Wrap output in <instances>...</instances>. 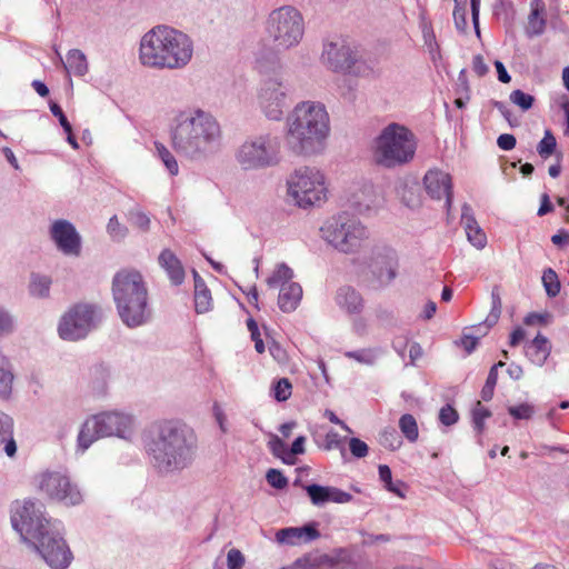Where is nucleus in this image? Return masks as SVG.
I'll return each instance as SVG.
<instances>
[{
    "mask_svg": "<svg viewBox=\"0 0 569 569\" xmlns=\"http://www.w3.org/2000/svg\"><path fill=\"white\" fill-rule=\"evenodd\" d=\"M11 525L51 569H67L71 565L73 553L64 539L62 525L46 516L42 503L14 501L11 506Z\"/></svg>",
    "mask_w": 569,
    "mask_h": 569,
    "instance_id": "nucleus-1",
    "label": "nucleus"
},
{
    "mask_svg": "<svg viewBox=\"0 0 569 569\" xmlns=\"http://www.w3.org/2000/svg\"><path fill=\"white\" fill-rule=\"evenodd\" d=\"M144 447L154 470L161 476H171L192 465L197 436L180 419H160L149 427Z\"/></svg>",
    "mask_w": 569,
    "mask_h": 569,
    "instance_id": "nucleus-2",
    "label": "nucleus"
},
{
    "mask_svg": "<svg viewBox=\"0 0 569 569\" xmlns=\"http://www.w3.org/2000/svg\"><path fill=\"white\" fill-rule=\"evenodd\" d=\"M170 141L178 154L201 160L219 150L222 131L210 112L200 108H186L177 111L171 120Z\"/></svg>",
    "mask_w": 569,
    "mask_h": 569,
    "instance_id": "nucleus-3",
    "label": "nucleus"
},
{
    "mask_svg": "<svg viewBox=\"0 0 569 569\" xmlns=\"http://www.w3.org/2000/svg\"><path fill=\"white\" fill-rule=\"evenodd\" d=\"M330 131L329 113L319 101L297 103L286 120L287 146L297 156L321 153L327 147Z\"/></svg>",
    "mask_w": 569,
    "mask_h": 569,
    "instance_id": "nucleus-4",
    "label": "nucleus"
},
{
    "mask_svg": "<svg viewBox=\"0 0 569 569\" xmlns=\"http://www.w3.org/2000/svg\"><path fill=\"white\" fill-rule=\"evenodd\" d=\"M193 56L191 38L174 28L157 26L140 40L139 59L149 68L179 70L189 64Z\"/></svg>",
    "mask_w": 569,
    "mask_h": 569,
    "instance_id": "nucleus-5",
    "label": "nucleus"
},
{
    "mask_svg": "<svg viewBox=\"0 0 569 569\" xmlns=\"http://www.w3.org/2000/svg\"><path fill=\"white\" fill-rule=\"evenodd\" d=\"M111 289L118 315L127 327L137 328L151 319L147 283L139 271H118L113 276Z\"/></svg>",
    "mask_w": 569,
    "mask_h": 569,
    "instance_id": "nucleus-6",
    "label": "nucleus"
},
{
    "mask_svg": "<svg viewBox=\"0 0 569 569\" xmlns=\"http://www.w3.org/2000/svg\"><path fill=\"white\" fill-rule=\"evenodd\" d=\"M136 430V418L126 411L110 410L92 415L81 425L77 451L86 452L98 439L117 437L129 440Z\"/></svg>",
    "mask_w": 569,
    "mask_h": 569,
    "instance_id": "nucleus-7",
    "label": "nucleus"
},
{
    "mask_svg": "<svg viewBox=\"0 0 569 569\" xmlns=\"http://www.w3.org/2000/svg\"><path fill=\"white\" fill-rule=\"evenodd\" d=\"M417 150L415 134L403 124L391 122L375 138L372 152L376 162L395 168L410 162Z\"/></svg>",
    "mask_w": 569,
    "mask_h": 569,
    "instance_id": "nucleus-8",
    "label": "nucleus"
},
{
    "mask_svg": "<svg viewBox=\"0 0 569 569\" xmlns=\"http://www.w3.org/2000/svg\"><path fill=\"white\" fill-rule=\"evenodd\" d=\"M282 143L278 134L262 132L247 137L234 151V160L243 171L274 168L282 160Z\"/></svg>",
    "mask_w": 569,
    "mask_h": 569,
    "instance_id": "nucleus-9",
    "label": "nucleus"
},
{
    "mask_svg": "<svg viewBox=\"0 0 569 569\" xmlns=\"http://www.w3.org/2000/svg\"><path fill=\"white\" fill-rule=\"evenodd\" d=\"M264 31L277 50H289L297 47L303 38V18L295 7L277 8L269 13Z\"/></svg>",
    "mask_w": 569,
    "mask_h": 569,
    "instance_id": "nucleus-10",
    "label": "nucleus"
},
{
    "mask_svg": "<svg viewBox=\"0 0 569 569\" xmlns=\"http://www.w3.org/2000/svg\"><path fill=\"white\" fill-rule=\"evenodd\" d=\"M287 191L300 208L306 209L319 204L327 198L325 174L316 167H299L288 177Z\"/></svg>",
    "mask_w": 569,
    "mask_h": 569,
    "instance_id": "nucleus-11",
    "label": "nucleus"
},
{
    "mask_svg": "<svg viewBox=\"0 0 569 569\" xmlns=\"http://www.w3.org/2000/svg\"><path fill=\"white\" fill-rule=\"evenodd\" d=\"M321 232L323 239L330 246L343 253L358 251L369 237L367 228L347 212L330 218L321 227Z\"/></svg>",
    "mask_w": 569,
    "mask_h": 569,
    "instance_id": "nucleus-12",
    "label": "nucleus"
},
{
    "mask_svg": "<svg viewBox=\"0 0 569 569\" xmlns=\"http://www.w3.org/2000/svg\"><path fill=\"white\" fill-rule=\"evenodd\" d=\"M288 94L289 89L281 74L263 77L257 88V106L268 120L279 121L288 108Z\"/></svg>",
    "mask_w": 569,
    "mask_h": 569,
    "instance_id": "nucleus-13",
    "label": "nucleus"
},
{
    "mask_svg": "<svg viewBox=\"0 0 569 569\" xmlns=\"http://www.w3.org/2000/svg\"><path fill=\"white\" fill-rule=\"evenodd\" d=\"M97 323L98 317L92 306L76 305L62 316L58 332L63 340L76 341L84 338Z\"/></svg>",
    "mask_w": 569,
    "mask_h": 569,
    "instance_id": "nucleus-14",
    "label": "nucleus"
},
{
    "mask_svg": "<svg viewBox=\"0 0 569 569\" xmlns=\"http://www.w3.org/2000/svg\"><path fill=\"white\" fill-rule=\"evenodd\" d=\"M39 489L49 498L76 506L82 502V493L77 485L72 483L66 475L60 472H44L39 480Z\"/></svg>",
    "mask_w": 569,
    "mask_h": 569,
    "instance_id": "nucleus-15",
    "label": "nucleus"
},
{
    "mask_svg": "<svg viewBox=\"0 0 569 569\" xmlns=\"http://www.w3.org/2000/svg\"><path fill=\"white\" fill-rule=\"evenodd\" d=\"M320 60L323 66L333 72L352 73L359 57L352 47L341 40L326 42Z\"/></svg>",
    "mask_w": 569,
    "mask_h": 569,
    "instance_id": "nucleus-16",
    "label": "nucleus"
},
{
    "mask_svg": "<svg viewBox=\"0 0 569 569\" xmlns=\"http://www.w3.org/2000/svg\"><path fill=\"white\" fill-rule=\"evenodd\" d=\"M397 252L387 246H376L371 250L368 268L380 284L391 283L398 271Z\"/></svg>",
    "mask_w": 569,
    "mask_h": 569,
    "instance_id": "nucleus-17",
    "label": "nucleus"
},
{
    "mask_svg": "<svg viewBox=\"0 0 569 569\" xmlns=\"http://www.w3.org/2000/svg\"><path fill=\"white\" fill-rule=\"evenodd\" d=\"M49 233L58 250L63 254L80 256L81 236L70 221L64 219L53 221Z\"/></svg>",
    "mask_w": 569,
    "mask_h": 569,
    "instance_id": "nucleus-18",
    "label": "nucleus"
},
{
    "mask_svg": "<svg viewBox=\"0 0 569 569\" xmlns=\"http://www.w3.org/2000/svg\"><path fill=\"white\" fill-rule=\"evenodd\" d=\"M423 184L427 193L436 200L445 198V207L449 211L452 206V180L449 173L430 169L423 178Z\"/></svg>",
    "mask_w": 569,
    "mask_h": 569,
    "instance_id": "nucleus-19",
    "label": "nucleus"
},
{
    "mask_svg": "<svg viewBox=\"0 0 569 569\" xmlns=\"http://www.w3.org/2000/svg\"><path fill=\"white\" fill-rule=\"evenodd\" d=\"M305 490L309 496L312 505L321 507L327 502L348 503L352 500V496L339 488L320 485H307Z\"/></svg>",
    "mask_w": 569,
    "mask_h": 569,
    "instance_id": "nucleus-20",
    "label": "nucleus"
},
{
    "mask_svg": "<svg viewBox=\"0 0 569 569\" xmlns=\"http://www.w3.org/2000/svg\"><path fill=\"white\" fill-rule=\"evenodd\" d=\"M320 537L316 523L303 527H288L277 531L276 541L281 545L297 546L311 542Z\"/></svg>",
    "mask_w": 569,
    "mask_h": 569,
    "instance_id": "nucleus-21",
    "label": "nucleus"
},
{
    "mask_svg": "<svg viewBox=\"0 0 569 569\" xmlns=\"http://www.w3.org/2000/svg\"><path fill=\"white\" fill-rule=\"evenodd\" d=\"M461 224L468 241L477 249H483L487 244V236L477 222L472 208L468 203H465L461 209Z\"/></svg>",
    "mask_w": 569,
    "mask_h": 569,
    "instance_id": "nucleus-22",
    "label": "nucleus"
},
{
    "mask_svg": "<svg viewBox=\"0 0 569 569\" xmlns=\"http://www.w3.org/2000/svg\"><path fill=\"white\" fill-rule=\"evenodd\" d=\"M335 302L347 315H359L363 309L361 293L351 286L340 287L335 296Z\"/></svg>",
    "mask_w": 569,
    "mask_h": 569,
    "instance_id": "nucleus-23",
    "label": "nucleus"
},
{
    "mask_svg": "<svg viewBox=\"0 0 569 569\" xmlns=\"http://www.w3.org/2000/svg\"><path fill=\"white\" fill-rule=\"evenodd\" d=\"M158 263L173 286H180L183 282L184 268L173 251L163 249L158 257Z\"/></svg>",
    "mask_w": 569,
    "mask_h": 569,
    "instance_id": "nucleus-24",
    "label": "nucleus"
},
{
    "mask_svg": "<svg viewBox=\"0 0 569 569\" xmlns=\"http://www.w3.org/2000/svg\"><path fill=\"white\" fill-rule=\"evenodd\" d=\"M302 299V288L298 282L287 283L280 289L278 306L282 312L295 311Z\"/></svg>",
    "mask_w": 569,
    "mask_h": 569,
    "instance_id": "nucleus-25",
    "label": "nucleus"
},
{
    "mask_svg": "<svg viewBox=\"0 0 569 569\" xmlns=\"http://www.w3.org/2000/svg\"><path fill=\"white\" fill-rule=\"evenodd\" d=\"M546 6L542 0H532L530 2V13L528 17L527 34L529 37H537L545 32L546 18H545Z\"/></svg>",
    "mask_w": 569,
    "mask_h": 569,
    "instance_id": "nucleus-26",
    "label": "nucleus"
},
{
    "mask_svg": "<svg viewBox=\"0 0 569 569\" xmlns=\"http://www.w3.org/2000/svg\"><path fill=\"white\" fill-rule=\"evenodd\" d=\"M550 352L551 345L548 338L541 333H538L535 339L526 347V356L532 363L540 367L547 361Z\"/></svg>",
    "mask_w": 569,
    "mask_h": 569,
    "instance_id": "nucleus-27",
    "label": "nucleus"
},
{
    "mask_svg": "<svg viewBox=\"0 0 569 569\" xmlns=\"http://www.w3.org/2000/svg\"><path fill=\"white\" fill-rule=\"evenodd\" d=\"M14 381L13 365L9 357L0 350V399L9 400L12 396Z\"/></svg>",
    "mask_w": 569,
    "mask_h": 569,
    "instance_id": "nucleus-28",
    "label": "nucleus"
},
{
    "mask_svg": "<svg viewBox=\"0 0 569 569\" xmlns=\"http://www.w3.org/2000/svg\"><path fill=\"white\" fill-rule=\"evenodd\" d=\"M193 280H194V309L197 313H204L211 310L212 307V297L211 292L206 286L204 280L200 277V274L193 270Z\"/></svg>",
    "mask_w": 569,
    "mask_h": 569,
    "instance_id": "nucleus-29",
    "label": "nucleus"
},
{
    "mask_svg": "<svg viewBox=\"0 0 569 569\" xmlns=\"http://www.w3.org/2000/svg\"><path fill=\"white\" fill-rule=\"evenodd\" d=\"M0 446L9 457L17 452V445L13 438V419L6 412L0 411Z\"/></svg>",
    "mask_w": 569,
    "mask_h": 569,
    "instance_id": "nucleus-30",
    "label": "nucleus"
},
{
    "mask_svg": "<svg viewBox=\"0 0 569 569\" xmlns=\"http://www.w3.org/2000/svg\"><path fill=\"white\" fill-rule=\"evenodd\" d=\"M64 68L77 77L84 76L88 71V62L84 53L79 49H72L67 54Z\"/></svg>",
    "mask_w": 569,
    "mask_h": 569,
    "instance_id": "nucleus-31",
    "label": "nucleus"
},
{
    "mask_svg": "<svg viewBox=\"0 0 569 569\" xmlns=\"http://www.w3.org/2000/svg\"><path fill=\"white\" fill-rule=\"evenodd\" d=\"M293 278V271L286 263L277 264L272 274L266 280L267 286L270 289L282 288L287 286V283H291V279Z\"/></svg>",
    "mask_w": 569,
    "mask_h": 569,
    "instance_id": "nucleus-32",
    "label": "nucleus"
},
{
    "mask_svg": "<svg viewBox=\"0 0 569 569\" xmlns=\"http://www.w3.org/2000/svg\"><path fill=\"white\" fill-rule=\"evenodd\" d=\"M51 279L48 276L32 273L29 283L31 296L37 298H47L50 292Z\"/></svg>",
    "mask_w": 569,
    "mask_h": 569,
    "instance_id": "nucleus-33",
    "label": "nucleus"
},
{
    "mask_svg": "<svg viewBox=\"0 0 569 569\" xmlns=\"http://www.w3.org/2000/svg\"><path fill=\"white\" fill-rule=\"evenodd\" d=\"M421 30H422L423 44H425L427 51L429 52L431 60L433 62H437L441 58V56H440L439 44L436 40V36L432 30V27L428 22H422Z\"/></svg>",
    "mask_w": 569,
    "mask_h": 569,
    "instance_id": "nucleus-34",
    "label": "nucleus"
},
{
    "mask_svg": "<svg viewBox=\"0 0 569 569\" xmlns=\"http://www.w3.org/2000/svg\"><path fill=\"white\" fill-rule=\"evenodd\" d=\"M399 429L409 442H416L419 438V429L416 418L405 413L399 419Z\"/></svg>",
    "mask_w": 569,
    "mask_h": 569,
    "instance_id": "nucleus-35",
    "label": "nucleus"
},
{
    "mask_svg": "<svg viewBox=\"0 0 569 569\" xmlns=\"http://www.w3.org/2000/svg\"><path fill=\"white\" fill-rule=\"evenodd\" d=\"M381 355L382 350L380 348H367L346 352V357L367 366L375 365Z\"/></svg>",
    "mask_w": 569,
    "mask_h": 569,
    "instance_id": "nucleus-36",
    "label": "nucleus"
},
{
    "mask_svg": "<svg viewBox=\"0 0 569 569\" xmlns=\"http://www.w3.org/2000/svg\"><path fill=\"white\" fill-rule=\"evenodd\" d=\"M154 149L168 172L171 176H177L179 173V166L171 151L161 142H154Z\"/></svg>",
    "mask_w": 569,
    "mask_h": 569,
    "instance_id": "nucleus-37",
    "label": "nucleus"
},
{
    "mask_svg": "<svg viewBox=\"0 0 569 569\" xmlns=\"http://www.w3.org/2000/svg\"><path fill=\"white\" fill-rule=\"evenodd\" d=\"M268 446L277 458H280L284 463L287 465H293L295 458L291 457L289 453V450L287 448V445L278 437L272 436L271 439L268 442Z\"/></svg>",
    "mask_w": 569,
    "mask_h": 569,
    "instance_id": "nucleus-38",
    "label": "nucleus"
},
{
    "mask_svg": "<svg viewBox=\"0 0 569 569\" xmlns=\"http://www.w3.org/2000/svg\"><path fill=\"white\" fill-rule=\"evenodd\" d=\"M379 443L389 450H398L402 446V439L395 428H386L379 435Z\"/></svg>",
    "mask_w": 569,
    "mask_h": 569,
    "instance_id": "nucleus-39",
    "label": "nucleus"
},
{
    "mask_svg": "<svg viewBox=\"0 0 569 569\" xmlns=\"http://www.w3.org/2000/svg\"><path fill=\"white\" fill-rule=\"evenodd\" d=\"M542 283L548 297H556L560 292V281L558 274L551 268L543 271Z\"/></svg>",
    "mask_w": 569,
    "mask_h": 569,
    "instance_id": "nucleus-40",
    "label": "nucleus"
},
{
    "mask_svg": "<svg viewBox=\"0 0 569 569\" xmlns=\"http://www.w3.org/2000/svg\"><path fill=\"white\" fill-rule=\"evenodd\" d=\"M557 141L550 130L545 131L543 138L537 146V151L542 159H548L556 150Z\"/></svg>",
    "mask_w": 569,
    "mask_h": 569,
    "instance_id": "nucleus-41",
    "label": "nucleus"
},
{
    "mask_svg": "<svg viewBox=\"0 0 569 569\" xmlns=\"http://www.w3.org/2000/svg\"><path fill=\"white\" fill-rule=\"evenodd\" d=\"M490 416V410L483 407L480 401H477L472 409V423L478 433H481L485 430V421Z\"/></svg>",
    "mask_w": 569,
    "mask_h": 569,
    "instance_id": "nucleus-42",
    "label": "nucleus"
},
{
    "mask_svg": "<svg viewBox=\"0 0 569 569\" xmlns=\"http://www.w3.org/2000/svg\"><path fill=\"white\" fill-rule=\"evenodd\" d=\"M508 412L516 420H529L535 415L536 409L533 405L523 402L508 407Z\"/></svg>",
    "mask_w": 569,
    "mask_h": 569,
    "instance_id": "nucleus-43",
    "label": "nucleus"
},
{
    "mask_svg": "<svg viewBox=\"0 0 569 569\" xmlns=\"http://www.w3.org/2000/svg\"><path fill=\"white\" fill-rule=\"evenodd\" d=\"M14 329V317L8 309L0 307V338L11 335Z\"/></svg>",
    "mask_w": 569,
    "mask_h": 569,
    "instance_id": "nucleus-44",
    "label": "nucleus"
},
{
    "mask_svg": "<svg viewBox=\"0 0 569 569\" xmlns=\"http://www.w3.org/2000/svg\"><path fill=\"white\" fill-rule=\"evenodd\" d=\"M509 98L513 104L518 106L523 111L529 110L532 107L533 101H535V98L531 94L526 93L520 89L513 90L510 93Z\"/></svg>",
    "mask_w": 569,
    "mask_h": 569,
    "instance_id": "nucleus-45",
    "label": "nucleus"
},
{
    "mask_svg": "<svg viewBox=\"0 0 569 569\" xmlns=\"http://www.w3.org/2000/svg\"><path fill=\"white\" fill-rule=\"evenodd\" d=\"M292 385L287 378L279 379L273 386V397L277 401H286L290 398Z\"/></svg>",
    "mask_w": 569,
    "mask_h": 569,
    "instance_id": "nucleus-46",
    "label": "nucleus"
},
{
    "mask_svg": "<svg viewBox=\"0 0 569 569\" xmlns=\"http://www.w3.org/2000/svg\"><path fill=\"white\" fill-rule=\"evenodd\" d=\"M328 556H322L319 559L309 556L298 558L290 567V569H318L319 566L328 561Z\"/></svg>",
    "mask_w": 569,
    "mask_h": 569,
    "instance_id": "nucleus-47",
    "label": "nucleus"
},
{
    "mask_svg": "<svg viewBox=\"0 0 569 569\" xmlns=\"http://www.w3.org/2000/svg\"><path fill=\"white\" fill-rule=\"evenodd\" d=\"M362 194L368 196V199H366L365 201H360L359 198L356 196L352 201V206L359 213L367 212L376 206V200L372 197V188L371 187H366L362 190Z\"/></svg>",
    "mask_w": 569,
    "mask_h": 569,
    "instance_id": "nucleus-48",
    "label": "nucleus"
},
{
    "mask_svg": "<svg viewBox=\"0 0 569 569\" xmlns=\"http://www.w3.org/2000/svg\"><path fill=\"white\" fill-rule=\"evenodd\" d=\"M129 219L131 224L141 231L147 232L150 230L151 220L146 212L141 210L131 211Z\"/></svg>",
    "mask_w": 569,
    "mask_h": 569,
    "instance_id": "nucleus-49",
    "label": "nucleus"
},
{
    "mask_svg": "<svg viewBox=\"0 0 569 569\" xmlns=\"http://www.w3.org/2000/svg\"><path fill=\"white\" fill-rule=\"evenodd\" d=\"M107 231L112 239L117 240L123 239L128 233L127 227L119 222L117 216H112L109 219Z\"/></svg>",
    "mask_w": 569,
    "mask_h": 569,
    "instance_id": "nucleus-50",
    "label": "nucleus"
},
{
    "mask_svg": "<svg viewBox=\"0 0 569 569\" xmlns=\"http://www.w3.org/2000/svg\"><path fill=\"white\" fill-rule=\"evenodd\" d=\"M498 380V372H496V368H491L489 370L486 383L481 390V398L485 401H489L493 397L495 387Z\"/></svg>",
    "mask_w": 569,
    "mask_h": 569,
    "instance_id": "nucleus-51",
    "label": "nucleus"
},
{
    "mask_svg": "<svg viewBox=\"0 0 569 569\" xmlns=\"http://www.w3.org/2000/svg\"><path fill=\"white\" fill-rule=\"evenodd\" d=\"M266 479L268 483L276 489H283L288 486V479L278 469H269Z\"/></svg>",
    "mask_w": 569,
    "mask_h": 569,
    "instance_id": "nucleus-52",
    "label": "nucleus"
},
{
    "mask_svg": "<svg viewBox=\"0 0 569 569\" xmlns=\"http://www.w3.org/2000/svg\"><path fill=\"white\" fill-rule=\"evenodd\" d=\"M455 3H456L455 10H453L455 23H456L457 29L463 31L467 26L466 8H465L466 0H455Z\"/></svg>",
    "mask_w": 569,
    "mask_h": 569,
    "instance_id": "nucleus-53",
    "label": "nucleus"
},
{
    "mask_svg": "<svg viewBox=\"0 0 569 569\" xmlns=\"http://www.w3.org/2000/svg\"><path fill=\"white\" fill-rule=\"evenodd\" d=\"M246 559L239 549L232 548L227 555L228 569H241L244 566Z\"/></svg>",
    "mask_w": 569,
    "mask_h": 569,
    "instance_id": "nucleus-54",
    "label": "nucleus"
},
{
    "mask_svg": "<svg viewBox=\"0 0 569 569\" xmlns=\"http://www.w3.org/2000/svg\"><path fill=\"white\" fill-rule=\"evenodd\" d=\"M458 412L450 405L443 406L439 411V420L445 426H452L458 421Z\"/></svg>",
    "mask_w": 569,
    "mask_h": 569,
    "instance_id": "nucleus-55",
    "label": "nucleus"
},
{
    "mask_svg": "<svg viewBox=\"0 0 569 569\" xmlns=\"http://www.w3.org/2000/svg\"><path fill=\"white\" fill-rule=\"evenodd\" d=\"M349 449L356 458H365L369 452L368 445L359 438H351L349 440Z\"/></svg>",
    "mask_w": 569,
    "mask_h": 569,
    "instance_id": "nucleus-56",
    "label": "nucleus"
},
{
    "mask_svg": "<svg viewBox=\"0 0 569 569\" xmlns=\"http://www.w3.org/2000/svg\"><path fill=\"white\" fill-rule=\"evenodd\" d=\"M50 111L54 117L59 119V122L61 127L63 128L66 133H70L71 131V124L68 121L66 114L63 113L61 107L57 104L56 102H50Z\"/></svg>",
    "mask_w": 569,
    "mask_h": 569,
    "instance_id": "nucleus-57",
    "label": "nucleus"
},
{
    "mask_svg": "<svg viewBox=\"0 0 569 569\" xmlns=\"http://www.w3.org/2000/svg\"><path fill=\"white\" fill-rule=\"evenodd\" d=\"M500 312H501L500 298L498 296L492 295V309L486 319V323L489 327L493 326L498 321V319L500 317Z\"/></svg>",
    "mask_w": 569,
    "mask_h": 569,
    "instance_id": "nucleus-58",
    "label": "nucleus"
},
{
    "mask_svg": "<svg viewBox=\"0 0 569 569\" xmlns=\"http://www.w3.org/2000/svg\"><path fill=\"white\" fill-rule=\"evenodd\" d=\"M497 144L500 149L509 151L516 146V138L509 133H502L497 139Z\"/></svg>",
    "mask_w": 569,
    "mask_h": 569,
    "instance_id": "nucleus-59",
    "label": "nucleus"
},
{
    "mask_svg": "<svg viewBox=\"0 0 569 569\" xmlns=\"http://www.w3.org/2000/svg\"><path fill=\"white\" fill-rule=\"evenodd\" d=\"M325 441H326L325 448L327 450L340 448L341 447V442H342L340 436L336 431H329L326 435Z\"/></svg>",
    "mask_w": 569,
    "mask_h": 569,
    "instance_id": "nucleus-60",
    "label": "nucleus"
},
{
    "mask_svg": "<svg viewBox=\"0 0 569 569\" xmlns=\"http://www.w3.org/2000/svg\"><path fill=\"white\" fill-rule=\"evenodd\" d=\"M460 345L467 353H471L478 345V338L471 335H463L460 340Z\"/></svg>",
    "mask_w": 569,
    "mask_h": 569,
    "instance_id": "nucleus-61",
    "label": "nucleus"
},
{
    "mask_svg": "<svg viewBox=\"0 0 569 569\" xmlns=\"http://www.w3.org/2000/svg\"><path fill=\"white\" fill-rule=\"evenodd\" d=\"M305 442L306 437L303 436H299L295 439L289 450V453L291 455L292 458H295V456L297 455H302L305 452Z\"/></svg>",
    "mask_w": 569,
    "mask_h": 569,
    "instance_id": "nucleus-62",
    "label": "nucleus"
},
{
    "mask_svg": "<svg viewBox=\"0 0 569 569\" xmlns=\"http://www.w3.org/2000/svg\"><path fill=\"white\" fill-rule=\"evenodd\" d=\"M473 71L479 76H485L488 72V67L481 56H476L472 61Z\"/></svg>",
    "mask_w": 569,
    "mask_h": 569,
    "instance_id": "nucleus-63",
    "label": "nucleus"
},
{
    "mask_svg": "<svg viewBox=\"0 0 569 569\" xmlns=\"http://www.w3.org/2000/svg\"><path fill=\"white\" fill-rule=\"evenodd\" d=\"M379 478L385 483V486H391L392 482V473L390 468L387 465H380L378 468Z\"/></svg>",
    "mask_w": 569,
    "mask_h": 569,
    "instance_id": "nucleus-64",
    "label": "nucleus"
}]
</instances>
